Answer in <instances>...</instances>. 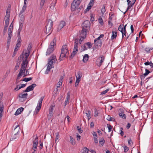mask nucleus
I'll use <instances>...</instances> for the list:
<instances>
[{
    "label": "nucleus",
    "mask_w": 153,
    "mask_h": 153,
    "mask_svg": "<svg viewBox=\"0 0 153 153\" xmlns=\"http://www.w3.org/2000/svg\"><path fill=\"white\" fill-rule=\"evenodd\" d=\"M90 22L88 20H86L82 24V28L86 29L88 30L90 29Z\"/></svg>",
    "instance_id": "nucleus-6"
},
{
    "label": "nucleus",
    "mask_w": 153,
    "mask_h": 153,
    "mask_svg": "<svg viewBox=\"0 0 153 153\" xmlns=\"http://www.w3.org/2000/svg\"><path fill=\"white\" fill-rule=\"evenodd\" d=\"M123 24L122 25H120L118 27V30L122 33L123 32Z\"/></svg>",
    "instance_id": "nucleus-38"
},
{
    "label": "nucleus",
    "mask_w": 153,
    "mask_h": 153,
    "mask_svg": "<svg viewBox=\"0 0 153 153\" xmlns=\"http://www.w3.org/2000/svg\"><path fill=\"white\" fill-rule=\"evenodd\" d=\"M99 114V112H98V111L97 109L96 108L94 109V116L95 117H97L98 116V114Z\"/></svg>",
    "instance_id": "nucleus-50"
},
{
    "label": "nucleus",
    "mask_w": 153,
    "mask_h": 153,
    "mask_svg": "<svg viewBox=\"0 0 153 153\" xmlns=\"http://www.w3.org/2000/svg\"><path fill=\"white\" fill-rule=\"evenodd\" d=\"M70 94L69 92H68L67 94V97L66 98V100L65 101V107L66 105L68 104L69 103V101L70 100Z\"/></svg>",
    "instance_id": "nucleus-17"
},
{
    "label": "nucleus",
    "mask_w": 153,
    "mask_h": 153,
    "mask_svg": "<svg viewBox=\"0 0 153 153\" xmlns=\"http://www.w3.org/2000/svg\"><path fill=\"white\" fill-rule=\"evenodd\" d=\"M104 57L101 56L97 58L96 61V64L97 66L100 67L104 60Z\"/></svg>",
    "instance_id": "nucleus-7"
},
{
    "label": "nucleus",
    "mask_w": 153,
    "mask_h": 153,
    "mask_svg": "<svg viewBox=\"0 0 153 153\" xmlns=\"http://www.w3.org/2000/svg\"><path fill=\"white\" fill-rule=\"evenodd\" d=\"M21 62V60L20 59V61L18 62L16 64V65L14 68V71H16L17 69L19 67V65L20 64V62Z\"/></svg>",
    "instance_id": "nucleus-32"
},
{
    "label": "nucleus",
    "mask_w": 153,
    "mask_h": 153,
    "mask_svg": "<svg viewBox=\"0 0 153 153\" xmlns=\"http://www.w3.org/2000/svg\"><path fill=\"white\" fill-rule=\"evenodd\" d=\"M52 68V67H50L49 66H47V69L45 72V73L46 74H48V72L50 71Z\"/></svg>",
    "instance_id": "nucleus-41"
},
{
    "label": "nucleus",
    "mask_w": 153,
    "mask_h": 153,
    "mask_svg": "<svg viewBox=\"0 0 153 153\" xmlns=\"http://www.w3.org/2000/svg\"><path fill=\"white\" fill-rule=\"evenodd\" d=\"M151 77L149 78V79L147 81L146 83L147 86L146 88L150 89L153 88V78L150 79Z\"/></svg>",
    "instance_id": "nucleus-5"
},
{
    "label": "nucleus",
    "mask_w": 153,
    "mask_h": 153,
    "mask_svg": "<svg viewBox=\"0 0 153 153\" xmlns=\"http://www.w3.org/2000/svg\"><path fill=\"white\" fill-rule=\"evenodd\" d=\"M33 146L37 147V145L38 144V141L36 142L35 141H33Z\"/></svg>",
    "instance_id": "nucleus-54"
},
{
    "label": "nucleus",
    "mask_w": 153,
    "mask_h": 153,
    "mask_svg": "<svg viewBox=\"0 0 153 153\" xmlns=\"http://www.w3.org/2000/svg\"><path fill=\"white\" fill-rule=\"evenodd\" d=\"M19 126V125H17L16 126L14 130V132H15L14 135H16L18 133L19 130V128H18V127Z\"/></svg>",
    "instance_id": "nucleus-31"
},
{
    "label": "nucleus",
    "mask_w": 153,
    "mask_h": 153,
    "mask_svg": "<svg viewBox=\"0 0 153 153\" xmlns=\"http://www.w3.org/2000/svg\"><path fill=\"white\" fill-rule=\"evenodd\" d=\"M56 62L53 61H51L48 60V66H49L50 67H52V65H53V64L55 63Z\"/></svg>",
    "instance_id": "nucleus-37"
},
{
    "label": "nucleus",
    "mask_w": 153,
    "mask_h": 153,
    "mask_svg": "<svg viewBox=\"0 0 153 153\" xmlns=\"http://www.w3.org/2000/svg\"><path fill=\"white\" fill-rule=\"evenodd\" d=\"M95 45H96L97 47V48L100 47L102 45V42L100 40L96 41L94 39V40Z\"/></svg>",
    "instance_id": "nucleus-15"
},
{
    "label": "nucleus",
    "mask_w": 153,
    "mask_h": 153,
    "mask_svg": "<svg viewBox=\"0 0 153 153\" xmlns=\"http://www.w3.org/2000/svg\"><path fill=\"white\" fill-rule=\"evenodd\" d=\"M36 85L33 83L32 85H30L28 86L27 88L24 91H23V92H28L30 91L33 90L34 88L36 86Z\"/></svg>",
    "instance_id": "nucleus-10"
},
{
    "label": "nucleus",
    "mask_w": 153,
    "mask_h": 153,
    "mask_svg": "<svg viewBox=\"0 0 153 153\" xmlns=\"http://www.w3.org/2000/svg\"><path fill=\"white\" fill-rule=\"evenodd\" d=\"M80 2H80V1H77V0H74L73 2V3H74V4H75V5H76L77 6L79 5Z\"/></svg>",
    "instance_id": "nucleus-40"
},
{
    "label": "nucleus",
    "mask_w": 153,
    "mask_h": 153,
    "mask_svg": "<svg viewBox=\"0 0 153 153\" xmlns=\"http://www.w3.org/2000/svg\"><path fill=\"white\" fill-rule=\"evenodd\" d=\"M107 119L109 121H114L115 119L113 117H111L109 115H108L107 118Z\"/></svg>",
    "instance_id": "nucleus-35"
},
{
    "label": "nucleus",
    "mask_w": 153,
    "mask_h": 153,
    "mask_svg": "<svg viewBox=\"0 0 153 153\" xmlns=\"http://www.w3.org/2000/svg\"><path fill=\"white\" fill-rule=\"evenodd\" d=\"M86 114L89 120L91 118V112L90 110H88L87 113H86Z\"/></svg>",
    "instance_id": "nucleus-36"
},
{
    "label": "nucleus",
    "mask_w": 153,
    "mask_h": 153,
    "mask_svg": "<svg viewBox=\"0 0 153 153\" xmlns=\"http://www.w3.org/2000/svg\"><path fill=\"white\" fill-rule=\"evenodd\" d=\"M104 36V34H102L100 35L99 37H98L97 38L95 39V40L96 41H98V40H100V39L102 37H103Z\"/></svg>",
    "instance_id": "nucleus-51"
},
{
    "label": "nucleus",
    "mask_w": 153,
    "mask_h": 153,
    "mask_svg": "<svg viewBox=\"0 0 153 153\" xmlns=\"http://www.w3.org/2000/svg\"><path fill=\"white\" fill-rule=\"evenodd\" d=\"M69 54L66 45H63L62 48L61 53L59 57V60L61 61L64 57H66Z\"/></svg>",
    "instance_id": "nucleus-2"
},
{
    "label": "nucleus",
    "mask_w": 153,
    "mask_h": 153,
    "mask_svg": "<svg viewBox=\"0 0 153 153\" xmlns=\"http://www.w3.org/2000/svg\"><path fill=\"white\" fill-rule=\"evenodd\" d=\"M27 6H23L22 7V10L20 12V15L22 14L24 12H25V11L26 9Z\"/></svg>",
    "instance_id": "nucleus-39"
},
{
    "label": "nucleus",
    "mask_w": 153,
    "mask_h": 153,
    "mask_svg": "<svg viewBox=\"0 0 153 153\" xmlns=\"http://www.w3.org/2000/svg\"><path fill=\"white\" fill-rule=\"evenodd\" d=\"M28 94L26 93L23 94L22 93H21L19 94V97L20 98H27Z\"/></svg>",
    "instance_id": "nucleus-20"
},
{
    "label": "nucleus",
    "mask_w": 153,
    "mask_h": 153,
    "mask_svg": "<svg viewBox=\"0 0 153 153\" xmlns=\"http://www.w3.org/2000/svg\"><path fill=\"white\" fill-rule=\"evenodd\" d=\"M66 25V23L64 21H62L59 26L57 31H59L61 29Z\"/></svg>",
    "instance_id": "nucleus-11"
},
{
    "label": "nucleus",
    "mask_w": 153,
    "mask_h": 153,
    "mask_svg": "<svg viewBox=\"0 0 153 153\" xmlns=\"http://www.w3.org/2000/svg\"><path fill=\"white\" fill-rule=\"evenodd\" d=\"M23 26V25L19 24V27L18 31V36H20V32L22 30V27Z\"/></svg>",
    "instance_id": "nucleus-29"
},
{
    "label": "nucleus",
    "mask_w": 153,
    "mask_h": 153,
    "mask_svg": "<svg viewBox=\"0 0 153 153\" xmlns=\"http://www.w3.org/2000/svg\"><path fill=\"white\" fill-rule=\"evenodd\" d=\"M19 24L23 25L24 21L25 20V17L23 15L19 14Z\"/></svg>",
    "instance_id": "nucleus-13"
},
{
    "label": "nucleus",
    "mask_w": 153,
    "mask_h": 153,
    "mask_svg": "<svg viewBox=\"0 0 153 153\" xmlns=\"http://www.w3.org/2000/svg\"><path fill=\"white\" fill-rule=\"evenodd\" d=\"M120 110L121 111V113H120L119 114V117H121L122 118L124 119H125L126 117V115L125 114H124V113H122V111H123V109H121Z\"/></svg>",
    "instance_id": "nucleus-23"
},
{
    "label": "nucleus",
    "mask_w": 153,
    "mask_h": 153,
    "mask_svg": "<svg viewBox=\"0 0 153 153\" xmlns=\"http://www.w3.org/2000/svg\"><path fill=\"white\" fill-rule=\"evenodd\" d=\"M124 152H126L129 150L128 148L126 146H124Z\"/></svg>",
    "instance_id": "nucleus-62"
},
{
    "label": "nucleus",
    "mask_w": 153,
    "mask_h": 153,
    "mask_svg": "<svg viewBox=\"0 0 153 153\" xmlns=\"http://www.w3.org/2000/svg\"><path fill=\"white\" fill-rule=\"evenodd\" d=\"M41 106H37L36 108V113L39 111L41 109Z\"/></svg>",
    "instance_id": "nucleus-57"
},
{
    "label": "nucleus",
    "mask_w": 153,
    "mask_h": 153,
    "mask_svg": "<svg viewBox=\"0 0 153 153\" xmlns=\"http://www.w3.org/2000/svg\"><path fill=\"white\" fill-rule=\"evenodd\" d=\"M126 31L123 30V32L122 33V39H123L124 38V36H125V37L126 36Z\"/></svg>",
    "instance_id": "nucleus-56"
},
{
    "label": "nucleus",
    "mask_w": 153,
    "mask_h": 153,
    "mask_svg": "<svg viewBox=\"0 0 153 153\" xmlns=\"http://www.w3.org/2000/svg\"><path fill=\"white\" fill-rule=\"evenodd\" d=\"M112 35L111 36V40H113L114 39L116 38L117 36V33L116 32L112 31Z\"/></svg>",
    "instance_id": "nucleus-25"
},
{
    "label": "nucleus",
    "mask_w": 153,
    "mask_h": 153,
    "mask_svg": "<svg viewBox=\"0 0 153 153\" xmlns=\"http://www.w3.org/2000/svg\"><path fill=\"white\" fill-rule=\"evenodd\" d=\"M54 50V48L52 47H49L46 51V55H48L52 53Z\"/></svg>",
    "instance_id": "nucleus-16"
},
{
    "label": "nucleus",
    "mask_w": 153,
    "mask_h": 153,
    "mask_svg": "<svg viewBox=\"0 0 153 153\" xmlns=\"http://www.w3.org/2000/svg\"><path fill=\"white\" fill-rule=\"evenodd\" d=\"M11 36H8L7 37V45H10V43L11 41Z\"/></svg>",
    "instance_id": "nucleus-47"
},
{
    "label": "nucleus",
    "mask_w": 153,
    "mask_h": 153,
    "mask_svg": "<svg viewBox=\"0 0 153 153\" xmlns=\"http://www.w3.org/2000/svg\"><path fill=\"white\" fill-rule=\"evenodd\" d=\"M78 49H76V48H74L73 51V52L72 53H71V56L69 57V59H72L74 56L75 55L77 51H78Z\"/></svg>",
    "instance_id": "nucleus-14"
},
{
    "label": "nucleus",
    "mask_w": 153,
    "mask_h": 153,
    "mask_svg": "<svg viewBox=\"0 0 153 153\" xmlns=\"http://www.w3.org/2000/svg\"><path fill=\"white\" fill-rule=\"evenodd\" d=\"M123 128L122 127L120 128V134L122 136H123L124 134V132L123 131Z\"/></svg>",
    "instance_id": "nucleus-63"
},
{
    "label": "nucleus",
    "mask_w": 153,
    "mask_h": 153,
    "mask_svg": "<svg viewBox=\"0 0 153 153\" xmlns=\"http://www.w3.org/2000/svg\"><path fill=\"white\" fill-rule=\"evenodd\" d=\"M86 44L88 46V48H90L92 46V44L90 42H88L86 43Z\"/></svg>",
    "instance_id": "nucleus-52"
},
{
    "label": "nucleus",
    "mask_w": 153,
    "mask_h": 153,
    "mask_svg": "<svg viewBox=\"0 0 153 153\" xmlns=\"http://www.w3.org/2000/svg\"><path fill=\"white\" fill-rule=\"evenodd\" d=\"M4 109V106L3 105H1L0 107V117L2 116V113L3 112Z\"/></svg>",
    "instance_id": "nucleus-34"
},
{
    "label": "nucleus",
    "mask_w": 153,
    "mask_h": 153,
    "mask_svg": "<svg viewBox=\"0 0 153 153\" xmlns=\"http://www.w3.org/2000/svg\"><path fill=\"white\" fill-rule=\"evenodd\" d=\"M109 90V89H106L105 91H103L101 93L100 95H103V94H105L106 93H107L108 92V91Z\"/></svg>",
    "instance_id": "nucleus-53"
},
{
    "label": "nucleus",
    "mask_w": 153,
    "mask_h": 153,
    "mask_svg": "<svg viewBox=\"0 0 153 153\" xmlns=\"http://www.w3.org/2000/svg\"><path fill=\"white\" fill-rule=\"evenodd\" d=\"M98 21L101 25H103V20L102 19V17L101 16H99L98 19Z\"/></svg>",
    "instance_id": "nucleus-43"
},
{
    "label": "nucleus",
    "mask_w": 153,
    "mask_h": 153,
    "mask_svg": "<svg viewBox=\"0 0 153 153\" xmlns=\"http://www.w3.org/2000/svg\"><path fill=\"white\" fill-rule=\"evenodd\" d=\"M54 107V105H51L50 108L49 116H50V118L52 117L53 115V108Z\"/></svg>",
    "instance_id": "nucleus-12"
},
{
    "label": "nucleus",
    "mask_w": 153,
    "mask_h": 153,
    "mask_svg": "<svg viewBox=\"0 0 153 153\" xmlns=\"http://www.w3.org/2000/svg\"><path fill=\"white\" fill-rule=\"evenodd\" d=\"M106 11L105 9V5H103L102 8L101 9V12L102 14H103Z\"/></svg>",
    "instance_id": "nucleus-44"
},
{
    "label": "nucleus",
    "mask_w": 153,
    "mask_h": 153,
    "mask_svg": "<svg viewBox=\"0 0 153 153\" xmlns=\"http://www.w3.org/2000/svg\"><path fill=\"white\" fill-rule=\"evenodd\" d=\"M62 78L61 77L60 78L59 81L58 83V84L57 85V88H59L61 85H62Z\"/></svg>",
    "instance_id": "nucleus-33"
},
{
    "label": "nucleus",
    "mask_w": 153,
    "mask_h": 153,
    "mask_svg": "<svg viewBox=\"0 0 153 153\" xmlns=\"http://www.w3.org/2000/svg\"><path fill=\"white\" fill-rule=\"evenodd\" d=\"M88 55L85 54L83 56V61L84 62H86L88 59Z\"/></svg>",
    "instance_id": "nucleus-28"
},
{
    "label": "nucleus",
    "mask_w": 153,
    "mask_h": 153,
    "mask_svg": "<svg viewBox=\"0 0 153 153\" xmlns=\"http://www.w3.org/2000/svg\"><path fill=\"white\" fill-rule=\"evenodd\" d=\"M45 2H44V1H41L40 3V9H41L42 8Z\"/></svg>",
    "instance_id": "nucleus-55"
},
{
    "label": "nucleus",
    "mask_w": 153,
    "mask_h": 153,
    "mask_svg": "<svg viewBox=\"0 0 153 153\" xmlns=\"http://www.w3.org/2000/svg\"><path fill=\"white\" fill-rule=\"evenodd\" d=\"M89 151V149H88L87 147H85L83 148V149L82 150L81 153H87Z\"/></svg>",
    "instance_id": "nucleus-30"
},
{
    "label": "nucleus",
    "mask_w": 153,
    "mask_h": 153,
    "mask_svg": "<svg viewBox=\"0 0 153 153\" xmlns=\"http://www.w3.org/2000/svg\"><path fill=\"white\" fill-rule=\"evenodd\" d=\"M22 59V61L21 65V68L18 75V78L22 76V74H23L25 73L26 68L27 66L28 62L26 59Z\"/></svg>",
    "instance_id": "nucleus-1"
},
{
    "label": "nucleus",
    "mask_w": 153,
    "mask_h": 153,
    "mask_svg": "<svg viewBox=\"0 0 153 153\" xmlns=\"http://www.w3.org/2000/svg\"><path fill=\"white\" fill-rule=\"evenodd\" d=\"M30 53V52L28 51H26L25 52L24 54L23 55L22 53L21 54L20 56L18 57V59H20L21 60V59H27V58H28V56Z\"/></svg>",
    "instance_id": "nucleus-8"
},
{
    "label": "nucleus",
    "mask_w": 153,
    "mask_h": 153,
    "mask_svg": "<svg viewBox=\"0 0 153 153\" xmlns=\"http://www.w3.org/2000/svg\"><path fill=\"white\" fill-rule=\"evenodd\" d=\"M107 127L108 129V132H110L112 130V126L109 124H107Z\"/></svg>",
    "instance_id": "nucleus-48"
},
{
    "label": "nucleus",
    "mask_w": 153,
    "mask_h": 153,
    "mask_svg": "<svg viewBox=\"0 0 153 153\" xmlns=\"http://www.w3.org/2000/svg\"><path fill=\"white\" fill-rule=\"evenodd\" d=\"M74 4V3H72L71 4V10L72 11H75L77 7H78L76 5Z\"/></svg>",
    "instance_id": "nucleus-26"
},
{
    "label": "nucleus",
    "mask_w": 153,
    "mask_h": 153,
    "mask_svg": "<svg viewBox=\"0 0 153 153\" xmlns=\"http://www.w3.org/2000/svg\"><path fill=\"white\" fill-rule=\"evenodd\" d=\"M75 42H74V48H76L78 49V42H79V41H78V39H75L74 40Z\"/></svg>",
    "instance_id": "nucleus-24"
},
{
    "label": "nucleus",
    "mask_w": 153,
    "mask_h": 153,
    "mask_svg": "<svg viewBox=\"0 0 153 153\" xmlns=\"http://www.w3.org/2000/svg\"><path fill=\"white\" fill-rule=\"evenodd\" d=\"M32 79V77L25 78L23 79L22 80V81L25 82H28L31 80Z\"/></svg>",
    "instance_id": "nucleus-42"
},
{
    "label": "nucleus",
    "mask_w": 153,
    "mask_h": 153,
    "mask_svg": "<svg viewBox=\"0 0 153 153\" xmlns=\"http://www.w3.org/2000/svg\"><path fill=\"white\" fill-rule=\"evenodd\" d=\"M48 60L51 61L56 62L57 61V59L56 56L54 54H52V56L48 59Z\"/></svg>",
    "instance_id": "nucleus-22"
},
{
    "label": "nucleus",
    "mask_w": 153,
    "mask_h": 153,
    "mask_svg": "<svg viewBox=\"0 0 153 153\" xmlns=\"http://www.w3.org/2000/svg\"><path fill=\"white\" fill-rule=\"evenodd\" d=\"M70 142L72 145L74 146L76 144V141L75 139H74L71 136H70Z\"/></svg>",
    "instance_id": "nucleus-27"
},
{
    "label": "nucleus",
    "mask_w": 153,
    "mask_h": 153,
    "mask_svg": "<svg viewBox=\"0 0 153 153\" xmlns=\"http://www.w3.org/2000/svg\"><path fill=\"white\" fill-rule=\"evenodd\" d=\"M53 21L50 19H48L47 24L46 26L45 33L46 34L49 33L50 34L52 31Z\"/></svg>",
    "instance_id": "nucleus-3"
},
{
    "label": "nucleus",
    "mask_w": 153,
    "mask_h": 153,
    "mask_svg": "<svg viewBox=\"0 0 153 153\" xmlns=\"http://www.w3.org/2000/svg\"><path fill=\"white\" fill-rule=\"evenodd\" d=\"M145 73L143 74V75L145 76H146L147 75L151 72L147 68L145 69Z\"/></svg>",
    "instance_id": "nucleus-46"
},
{
    "label": "nucleus",
    "mask_w": 153,
    "mask_h": 153,
    "mask_svg": "<svg viewBox=\"0 0 153 153\" xmlns=\"http://www.w3.org/2000/svg\"><path fill=\"white\" fill-rule=\"evenodd\" d=\"M82 76V73L80 71H78L77 73V75H76V79L80 80V79Z\"/></svg>",
    "instance_id": "nucleus-21"
},
{
    "label": "nucleus",
    "mask_w": 153,
    "mask_h": 153,
    "mask_svg": "<svg viewBox=\"0 0 153 153\" xmlns=\"http://www.w3.org/2000/svg\"><path fill=\"white\" fill-rule=\"evenodd\" d=\"M24 110V108L22 107H21L19 108L16 111L15 113V115H18L21 114V113Z\"/></svg>",
    "instance_id": "nucleus-19"
},
{
    "label": "nucleus",
    "mask_w": 153,
    "mask_h": 153,
    "mask_svg": "<svg viewBox=\"0 0 153 153\" xmlns=\"http://www.w3.org/2000/svg\"><path fill=\"white\" fill-rule=\"evenodd\" d=\"M44 98V97L42 96L41 97L40 99L39 100L38 102L42 104Z\"/></svg>",
    "instance_id": "nucleus-58"
},
{
    "label": "nucleus",
    "mask_w": 153,
    "mask_h": 153,
    "mask_svg": "<svg viewBox=\"0 0 153 153\" xmlns=\"http://www.w3.org/2000/svg\"><path fill=\"white\" fill-rule=\"evenodd\" d=\"M32 47H31V44L30 43L29 45L27 48V51L30 52L31 49Z\"/></svg>",
    "instance_id": "nucleus-49"
},
{
    "label": "nucleus",
    "mask_w": 153,
    "mask_h": 153,
    "mask_svg": "<svg viewBox=\"0 0 153 153\" xmlns=\"http://www.w3.org/2000/svg\"><path fill=\"white\" fill-rule=\"evenodd\" d=\"M95 0H91L89 4V5L93 6L94 4V2Z\"/></svg>",
    "instance_id": "nucleus-61"
},
{
    "label": "nucleus",
    "mask_w": 153,
    "mask_h": 153,
    "mask_svg": "<svg viewBox=\"0 0 153 153\" xmlns=\"http://www.w3.org/2000/svg\"><path fill=\"white\" fill-rule=\"evenodd\" d=\"M56 40L55 39H54L51 42L50 45L49 47H52L55 48L54 46L56 45Z\"/></svg>",
    "instance_id": "nucleus-18"
},
{
    "label": "nucleus",
    "mask_w": 153,
    "mask_h": 153,
    "mask_svg": "<svg viewBox=\"0 0 153 153\" xmlns=\"http://www.w3.org/2000/svg\"><path fill=\"white\" fill-rule=\"evenodd\" d=\"M10 16V13L7 11L6 14L5 16V26L6 27H8L9 22V17Z\"/></svg>",
    "instance_id": "nucleus-9"
},
{
    "label": "nucleus",
    "mask_w": 153,
    "mask_h": 153,
    "mask_svg": "<svg viewBox=\"0 0 153 153\" xmlns=\"http://www.w3.org/2000/svg\"><path fill=\"white\" fill-rule=\"evenodd\" d=\"M77 129L78 130V132L80 133H81L82 132V130L81 128H80L79 126H77Z\"/></svg>",
    "instance_id": "nucleus-60"
},
{
    "label": "nucleus",
    "mask_w": 153,
    "mask_h": 153,
    "mask_svg": "<svg viewBox=\"0 0 153 153\" xmlns=\"http://www.w3.org/2000/svg\"><path fill=\"white\" fill-rule=\"evenodd\" d=\"M56 134L55 142L57 140H58L59 137V134L58 133H56Z\"/></svg>",
    "instance_id": "nucleus-59"
},
{
    "label": "nucleus",
    "mask_w": 153,
    "mask_h": 153,
    "mask_svg": "<svg viewBox=\"0 0 153 153\" xmlns=\"http://www.w3.org/2000/svg\"><path fill=\"white\" fill-rule=\"evenodd\" d=\"M80 80H78V79H76V82L75 84V87L77 86L78 85V84L80 82Z\"/></svg>",
    "instance_id": "nucleus-64"
},
{
    "label": "nucleus",
    "mask_w": 153,
    "mask_h": 153,
    "mask_svg": "<svg viewBox=\"0 0 153 153\" xmlns=\"http://www.w3.org/2000/svg\"><path fill=\"white\" fill-rule=\"evenodd\" d=\"M127 1L128 2V6L131 7L134 5V4H132V3L131 1H130L129 0H127Z\"/></svg>",
    "instance_id": "nucleus-45"
},
{
    "label": "nucleus",
    "mask_w": 153,
    "mask_h": 153,
    "mask_svg": "<svg viewBox=\"0 0 153 153\" xmlns=\"http://www.w3.org/2000/svg\"><path fill=\"white\" fill-rule=\"evenodd\" d=\"M88 30L86 29L82 28V30L79 31L80 39L79 40V42L80 44H81L84 39L86 37Z\"/></svg>",
    "instance_id": "nucleus-4"
}]
</instances>
